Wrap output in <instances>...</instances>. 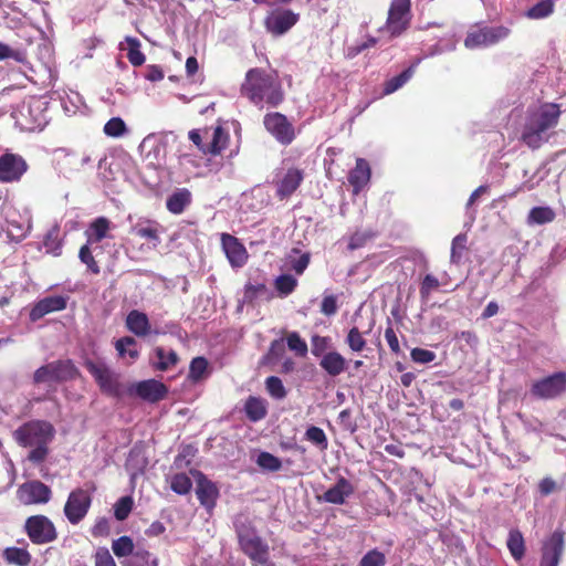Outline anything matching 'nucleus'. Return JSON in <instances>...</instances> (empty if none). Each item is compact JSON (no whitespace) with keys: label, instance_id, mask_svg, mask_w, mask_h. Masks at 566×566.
<instances>
[{"label":"nucleus","instance_id":"f257e3e1","mask_svg":"<svg viewBox=\"0 0 566 566\" xmlns=\"http://www.w3.org/2000/svg\"><path fill=\"white\" fill-rule=\"evenodd\" d=\"M241 94L252 104L262 108L264 105L275 107L284 99L282 84L276 72L263 69H250L241 85Z\"/></svg>","mask_w":566,"mask_h":566},{"label":"nucleus","instance_id":"f03ea898","mask_svg":"<svg viewBox=\"0 0 566 566\" xmlns=\"http://www.w3.org/2000/svg\"><path fill=\"white\" fill-rule=\"evenodd\" d=\"M55 436L54 427L44 420H31L14 430V440L22 447L31 448L28 460L43 462L49 454V444Z\"/></svg>","mask_w":566,"mask_h":566},{"label":"nucleus","instance_id":"7ed1b4c3","mask_svg":"<svg viewBox=\"0 0 566 566\" xmlns=\"http://www.w3.org/2000/svg\"><path fill=\"white\" fill-rule=\"evenodd\" d=\"M559 115V106L554 103H545L530 109L524 124L522 140L530 148H539L548 140L547 130L557 125Z\"/></svg>","mask_w":566,"mask_h":566},{"label":"nucleus","instance_id":"20e7f679","mask_svg":"<svg viewBox=\"0 0 566 566\" xmlns=\"http://www.w3.org/2000/svg\"><path fill=\"white\" fill-rule=\"evenodd\" d=\"M13 117L22 130H42L49 122L46 103L41 98L31 97L18 107Z\"/></svg>","mask_w":566,"mask_h":566},{"label":"nucleus","instance_id":"39448f33","mask_svg":"<svg viewBox=\"0 0 566 566\" xmlns=\"http://www.w3.org/2000/svg\"><path fill=\"white\" fill-rule=\"evenodd\" d=\"M411 18V0H392L382 30L388 32L390 38L399 36L409 28Z\"/></svg>","mask_w":566,"mask_h":566},{"label":"nucleus","instance_id":"423d86ee","mask_svg":"<svg viewBox=\"0 0 566 566\" xmlns=\"http://www.w3.org/2000/svg\"><path fill=\"white\" fill-rule=\"evenodd\" d=\"M56 154L59 170L67 178L81 174L86 166L93 163L92 154L88 150L60 148Z\"/></svg>","mask_w":566,"mask_h":566},{"label":"nucleus","instance_id":"0eeeda50","mask_svg":"<svg viewBox=\"0 0 566 566\" xmlns=\"http://www.w3.org/2000/svg\"><path fill=\"white\" fill-rule=\"evenodd\" d=\"M91 504L92 492L86 489L76 488L67 496L63 510L64 515L71 524L76 525L86 516Z\"/></svg>","mask_w":566,"mask_h":566},{"label":"nucleus","instance_id":"6e6552de","mask_svg":"<svg viewBox=\"0 0 566 566\" xmlns=\"http://www.w3.org/2000/svg\"><path fill=\"white\" fill-rule=\"evenodd\" d=\"M24 530L34 544H48L56 539L57 533L52 521L44 515H33L27 518Z\"/></svg>","mask_w":566,"mask_h":566},{"label":"nucleus","instance_id":"1a4fd4ad","mask_svg":"<svg viewBox=\"0 0 566 566\" xmlns=\"http://www.w3.org/2000/svg\"><path fill=\"white\" fill-rule=\"evenodd\" d=\"M510 34V29L503 25L484 27L468 33L464 45L468 49H476L493 45Z\"/></svg>","mask_w":566,"mask_h":566},{"label":"nucleus","instance_id":"9d476101","mask_svg":"<svg viewBox=\"0 0 566 566\" xmlns=\"http://www.w3.org/2000/svg\"><path fill=\"white\" fill-rule=\"evenodd\" d=\"M51 495V489L40 481L25 482L17 491L18 500L24 505L45 504Z\"/></svg>","mask_w":566,"mask_h":566},{"label":"nucleus","instance_id":"9b49d317","mask_svg":"<svg viewBox=\"0 0 566 566\" xmlns=\"http://www.w3.org/2000/svg\"><path fill=\"white\" fill-rule=\"evenodd\" d=\"M566 390V374L556 373L552 376L535 381L531 392L539 399H552Z\"/></svg>","mask_w":566,"mask_h":566},{"label":"nucleus","instance_id":"f8f14e48","mask_svg":"<svg viewBox=\"0 0 566 566\" xmlns=\"http://www.w3.org/2000/svg\"><path fill=\"white\" fill-rule=\"evenodd\" d=\"M239 543L242 551L256 564L269 559V546L254 532H240Z\"/></svg>","mask_w":566,"mask_h":566},{"label":"nucleus","instance_id":"ddd939ff","mask_svg":"<svg viewBox=\"0 0 566 566\" xmlns=\"http://www.w3.org/2000/svg\"><path fill=\"white\" fill-rule=\"evenodd\" d=\"M298 21V14L289 9H276L265 18L266 30L274 35L286 33Z\"/></svg>","mask_w":566,"mask_h":566},{"label":"nucleus","instance_id":"4468645a","mask_svg":"<svg viewBox=\"0 0 566 566\" xmlns=\"http://www.w3.org/2000/svg\"><path fill=\"white\" fill-rule=\"evenodd\" d=\"M27 169V161L19 155L6 154L0 157V181L2 182L20 180Z\"/></svg>","mask_w":566,"mask_h":566},{"label":"nucleus","instance_id":"2eb2a0df","mask_svg":"<svg viewBox=\"0 0 566 566\" xmlns=\"http://www.w3.org/2000/svg\"><path fill=\"white\" fill-rule=\"evenodd\" d=\"M266 130L280 143L287 145L294 139V129L286 117L280 113L268 114L264 117Z\"/></svg>","mask_w":566,"mask_h":566},{"label":"nucleus","instance_id":"dca6fc26","mask_svg":"<svg viewBox=\"0 0 566 566\" xmlns=\"http://www.w3.org/2000/svg\"><path fill=\"white\" fill-rule=\"evenodd\" d=\"M190 473L197 482L196 494L200 504L211 511L219 495L216 484L198 470H191Z\"/></svg>","mask_w":566,"mask_h":566},{"label":"nucleus","instance_id":"f3484780","mask_svg":"<svg viewBox=\"0 0 566 566\" xmlns=\"http://www.w3.org/2000/svg\"><path fill=\"white\" fill-rule=\"evenodd\" d=\"M143 159L153 167L160 166L165 158V147L155 134L147 135L138 146Z\"/></svg>","mask_w":566,"mask_h":566},{"label":"nucleus","instance_id":"a211bd4d","mask_svg":"<svg viewBox=\"0 0 566 566\" xmlns=\"http://www.w3.org/2000/svg\"><path fill=\"white\" fill-rule=\"evenodd\" d=\"M222 250L233 268H241L248 260L245 247L233 235L228 233L221 234Z\"/></svg>","mask_w":566,"mask_h":566},{"label":"nucleus","instance_id":"6ab92c4d","mask_svg":"<svg viewBox=\"0 0 566 566\" xmlns=\"http://www.w3.org/2000/svg\"><path fill=\"white\" fill-rule=\"evenodd\" d=\"M564 551L563 533L556 531L543 545L541 566H558Z\"/></svg>","mask_w":566,"mask_h":566},{"label":"nucleus","instance_id":"aec40b11","mask_svg":"<svg viewBox=\"0 0 566 566\" xmlns=\"http://www.w3.org/2000/svg\"><path fill=\"white\" fill-rule=\"evenodd\" d=\"M125 325L126 328L137 337L161 334L159 329H151L148 316L138 310H133L127 314Z\"/></svg>","mask_w":566,"mask_h":566},{"label":"nucleus","instance_id":"412c9836","mask_svg":"<svg viewBox=\"0 0 566 566\" xmlns=\"http://www.w3.org/2000/svg\"><path fill=\"white\" fill-rule=\"evenodd\" d=\"M66 307V298L61 295L48 296L40 300L34 304L32 310L30 311V319L32 322H36L43 316L53 313L63 311Z\"/></svg>","mask_w":566,"mask_h":566},{"label":"nucleus","instance_id":"4be33fe9","mask_svg":"<svg viewBox=\"0 0 566 566\" xmlns=\"http://www.w3.org/2000/svg\"><path fill=\"white\" fill-rule=\"evenodd\" d=\"M354 492L355 488L352 482L344 476H339L336 483L325 491L322 499L327 503L342 505Z\"/></svg>","mask_w":566,"mask_h":566},{"label":"nucleus","instance_id":"5701e85b","mask_svg":"<svg viewBox=\"0 0 566 566\" xmlns=\"http://www.w3.org/2000/svg\"><path fill=\"white\" fill-rule=\"evenodd\" d=\"M86 368L90 374L95 378L98 382L102 390L106 392H115L117 389V382L113 375V373L108 369V367L103 363H93L88 361L86 364Z\"/></svg>","mask_w":566,"mask_h":566},{"label":"nucleus","instance_id":"b1692460","mask_svg":"<svg viewBox=\"0 0 566 566\" xmlns=\"http://www.w3.org/2000/svg\"><path fill=\"white\" fill-rule=\"evenodd\" d=\"M160 227L150 220L138 221L130 229V233L148 242V248L156 249L160 243Z\"/></svg>","mask_w":566,"mask_h":566},{"label":"nucleus","instance_id":"393cba45","mask_svg":"<svg viewBox=\"0 0 566 566\" xmlns=\"http://www.w3.org/2000/svg\"><path fill=\"white\" fill-rule=\"evenodd\" d=\"M319 366L329 376L336 377L346 370L347 361L338 352L332 350L322 356Z\"/></svg>","mask_w":566,"mask_h":566},{"label":"nucleus","instance_id":"a878e982","mask_svg":"<svg viewBox=\"0 0 566 566\" xmlns=\"http://www.w3.org/2000/svg\"><path fill=\"white\" fill-rule=\"evenodd\" d=\"M112 549L117 557H126L133 554V558H138L142 562H147L148 552L137 551L134 553V542L129 536H120L113 541Z\"/></svg>","mask_w":566,"mask_h":566},{"label":"nucleus","instance_id":"bb28decb","mask_svg":"<svg viewBox=\"0 0 566 566\" xmlns=\"http://www.w3.org/2000/svg\"><path fill=\"white\" fill-rule=\"evenodd\" d=\"M369 179L370 168L368 163L363 158H358L355 168L348 177L350 185L354 187V192L358 193L368 184Z\"/></svg>","mask_w":566,"mask_h":566},{"label":"nucleus","instance_id":"cd10ccee","mask_svg":"<svg viewBox=\"0 0 566 566\" xmlns=\"http://www.w3.org/2000/svg\"><path fill=\"white\" fill-rule=\"evenodd\" d=\"M153 353L156 357V360L151 358L150 361L151 365L158 370H168L175 367L179 361L177 353L172 349H166L165 347L157 346L154 348Z\"/></svg>","mask_w":566,"mask_h":566},{"label":"nucleus","instance_id":"c85d7f7f","mask_svg":"<svg viewBox=\"0 0 566 566\" xmlns=\"http://www.w3.org/2000/svg\"><path fill=\"white\" fill-rule=\"evenodd\" d=\"M166 392V387L154 379L142 381L137 386V394L149 401H158L163 399Z\"/></svg>","mask_w":566,"mask_h":566},{"label":"nucleus","instance_id":"c756f323","mask_svg":"<svg viewBox=\"0 0 566 566\" xmlns=\"http://www.w3.org/2000/svg\"><path fill=\"white\" fill-rule=\"evenodd\" d=\"M303 179L302 172L298 169H290L280 181L277 187V196L283 199L292 195L300 186Z\"/></svg>","mask_w":566,"mask_h":566},{"label":"nucleus","instance_id":"7c9ffc66","mask_svg":"<svg viewBox=\"0 0 566 566\" xmlns=\"http://www.w3.org/2000/svg\"><path fill=\"white\" fill-rule=\"evenodd\" d=\"M111 229V222L105 217H98L95 219L86 230L87 243H98L107 237Z\"/></svg>","mask_w":566,"mask_h":566},{"label":"nucleus","instance_id":"2f4dec72","mask_svg":"<svg viewBox=\"0 0 566 566\" xmlns=\"http://www.w3.org/2000/svg\"><path fill=\"white\" fill-rule=\"evenodd\" d=\"M205 137L210 142L207 144L208 154H220L228 145L229 135L221 126L213 128L212 133L206 130Z\"/></svg>","mask_w":566,"mask_h":566},{"label":"nucleus","instance_id":"473e14b6","mask_svg":"<svg viewBox=\"0 0 566 566\" xmlns=\"http://www.w3.org/2000/svg\"><path fill=\"white\" fill-rule=\"evenodd\" d=\"M555 218L556 212L553 208L548 206H538L530 210L526 218V223L531 227L543 226L553 222Z\"/></svg>","mask_w":566,"mask_h":566},{"label":"nucleus","instance_id":"72a5a7b5","mask_svg":"<svg viewBox=\"0 0 566 566\" xmlns=\"http://www.w3.org/2000/svg\"><path fill=\"white\" fill-rule=\"evenodd\" d=\"M191 202V193L188 189L182 188L175 191L168 197L167 209L175 214L181 213Z\"/></svg>","mask_w":566,"mask_h":566},{"label":"nucleus","instance_id":"f704fd0d","mask_svg":"<svg viewBox=\"0 0 566 566\" xmlns=\"http://www.w3.org/2000/svg\"><path fill=\"white\" fill-rule=\"evenodd\" d=\"M136 346V339L130 336L122 337L115 342V348L119 357L123 359L128 358L129 363L135 361L139 356V352Z\"/></svg>","mask_w":566,"mask_h":566},{"label":"nucleus","instance_id":"c9c22d12","mask_svg":"<svg viewBox=\"0 0 566 566\" xmlns=\"http://www.w3.org/2000/svg\"><path fill=\"white\" fill-rule=\"evenodd\" d=\"M244 411L251 421H260L268 413L266 401L262 398L249 397L244 405Z\"/></svg>","mask_w":566,"mask_h":566},{"label":"nucleus","instance_id":"e433bc0d","mask_svg":"<svg viewBox=\"0 0 566 566\" xmlns=\"http://www.w3.org/2000/svg\"><path fill=\"white\" fill-rule=\"evenodd\" d=\"M32 229L31 218L28 217L22 221L9 220L8 221V235L15 242L22 241L28 237Z\"/></svg>","mask_w":566,"mask_h":566},{"label":"nucleus","instance_id":"4c0bfd02","mask_svg":"<svg viewBox=\"0 0 566 566\" xmlns=\"http://www.w3.org/2000/svg\"><path fill=\"white\" fill-rule=\"evenodd\" d=\"M2 556L11 565L28 566L31 563V555L25 548L8 547Z\"/></svg>","mask_w":566,"mask_h":566},{"label":"nucleus","instance_id":"58836bf2","mask_svg":"<svg viewBox=\"0 0 566 566\" xmlns=\"http://www.w3.org/2000/svg\"><path fill=\"white\" fill-rule=\"evenodd\" d=\"M507 548L515 560H521L525 554L523 535L517 530H511L507 538Z\"/></svg>","mask_w":566,"mask_h":566},{"label":"nucleus","instance_id":"ea45409f","mask_svg":"<svg viewBox=\"0 0 566 566\" xmlns=\"http://www.w3.org/2000/svg\"><path fill=\"white\" fill-rule=\"evenodd\" d=\"M554 6L555 0H541L527 10L526 17L535 20L547 18L553 13Z\"/></svg>","mask_w":566,"mask_h":566},{"label":"nucleus","instance_id":"a19ab883","mask_svg":"<svg viewBox=\"0 0 566 566\" xmlns=\"http://www.w3.org/2000/svg\"><path fill=\"white\" fill-rule=\"evenodd\" d=\"M209 375L208 360L205 357H196L191 360L188 377L197 382Z\"/></svg>","mask_w":566,"mask_h":566},{"label":"nucleus","instance_id":"79ce46f5","mask_svg":"<svg viewBox=\"0 0 566 566\" xmlns=\"http://www.w3.org/2000/svg\"><path fill=\"white\" fill-rule=\"evenodd\" d=\"M103 132L108 137L119 138L128 133V128L120 117H112L104 125Z\"/></svg>","mask_w":566,"mask_h":566},{"label":"nucleus","instance_id":"37998d69","mask_svg":"<svg viewBox=\"0 0 566 566\" xmlns=\"http://www.w3.org/2000/svg\"><path fill=\"white\" fill-rule=\"evenodd\" d=\"M305 439L324 451L328 448V440L323 429L311 426L305 431Z\"/></svg>","mask_w":566,"mask_h":566},{"label":"nucleus","instance_id":"c03bdc74","mask_svg":"<svg viewBox=\"0 0 566 566\" xmlns=\"http://www.w3.org/2000/svg\"><path fill=\"white\" fill-rule=\"evenodd\" d=\"M59 228L53 227L51 230L48 231L43 241L46 252L55 256H59L62 252V244L59 238Z\"/></svg>","mask_w":566,"mask_h":566},{"label":"nucleus","instance_id":"a18cd8bd","mask_svg":"<svg viewBox=\"0 0 566 566\" xmlns=\"http://www.w3.org/2000/svg\"><path fill=\"white\" fill-rule=\"evenodd\" d=\"M125 40L128 44L127 57H128L129 62L135 66L142 65L145 62V55L139 50V48H140L139 40L136 38H132V36H127Z\"/></svg>","mask_w":566,"mask_h":566},{"label":"nucleus","instance_id":"49530a36","mask_svg":"<svg viewBox=\"0 0 566 566\" xmlns=\"http://www.w3.org/2000/svg\"><path fill=\"white\" fill-rule=\"evenodd\" d=\"M265 388L269 395L276 400H282L286 397V389L282 380L276 376H270L265 379Z\"/></svg>","mask_w":566,"mask_h":566},{"label":"nucleus","instance_id":"de8ad7c7","mask_svg":"<svg viewBox=\"0 0 566 566\" xmlns=\"http://www.w3.org/2000/svg\"><path fill=\"white\" fill-rule=\"evenodd\" d=\"M412 73H413L412 69L409 67V69L405 70L402 73H400L399 75L394 76L392 78L387 81L384 86V93L391 94V93L396 92L397 90H399L403 84H406L411 78Z\"/></svg>","mask_w":566,"mask_h":566},{"label":"nucleus","instance_id":"09e8293b","mask_svg":"<svg viewBox=\"0 0 566 566\" xmlns=\"http://www.w3.org/2000/svg\"><path fill=\"white\" fill-rule=\"evenodd\" d=\"M192 482L186 473H177L170 480V488L177 494H187L191 490Z\"/></svg>","mask_w":566,"mask_h":566},{"label":"nucleus","instance_id":"8fccbe9b","mask_svg":"<svg viewBox=\"0 0 566 566\" xmlns=\"http://www.w3.org/2000/svg\"><path fill=\"white\" fill-rule=\"evenodd\" d=\"M256 463L263 470L271 472H276L282 468L281 460L269 452H261L258 455Z\"/></svg>","mask_w":566,"mask_h":566},{"label":"nucleus","instance_id":"3c124183","mask_svg":"<svg viewBox=\"0 0 566 566\" xmlns=\"http://www.w3.org/2000/svg\"><path fill=\"white\" fill-rule=\"evenodd\" d=\"M297 285V280L291 274H282L275 280V287L283 296L291 294Z\"/></svg>","mask_w":566,"mask_h":566},{"label":"nucleus","instance_id":"603ef678","mask_svg":"<svg viewBox=\"0 0 566 566\" xmlns=\"http://www.w3.org/2000/svg\"><path fill=\"white\" fill-rule=\"evenodd\" d=\"M133 509V499L130 496L120 497L114 505V515L116 520L124 521L128 517Z\"/></svg>","mask_w":566,"mask_h":566},{"label":"nucleus","instance_id":"864d4df0","mask_svg":"<svg viewBox=\"0 0 566 566\" xmlns=\"http://www.w3.org/2000/svg\"><path fill=\"white\" fill-rule=\"evenodd\" d=\"M90 245L91 244L86 243L80 249L78 258L81 262L87 266L88 271H91L93 274H99L101 269L92 254Z\"/></svg>","mask_w":566,"mask_h":566},{"label":"nucleus","instance_id":"5fc2aeb1","mask_svg":"<svg viewBox=\"0 0 566 566\" xmlns=\"http://www.w3.org/2000/svg\"><path fill=\"white\" fill-rule=\"evenodd\" d=\"M346 343L353 352H361L366 346V340L357 327L349 329Z\"/></svg>","mask_w":566,"mask_h":566},{"label":"nucleus","instance_id":"6e6d98bb","mask_svg":"<svg viewBox=\"0 0 566 566\" xmlns=\"http://www.w3.org/2000/svg\"><path fill=\"white\" fill-rule=\"evenodd\" d=\"M54 368L56 381L64 380L73 377L75 373L74 366L70 361H53L51 363Z\"/></svg>","mask_w":566,"mask_h":566},{"label":"nucleus","instance_id":"4d7b16f0","mask_svg":"<svg viewBox=\"0 0 566 566\" xmlns=\"http://www.w3.org/2000/svg\"><path fill=\"white\" fill-rule=\"evenodd\" d=\"M286 342L289 348L295 352L296 355L304 357L307 354V344L300 337L297 333L293 332L289 334Z\"/></svg>","mask_w":566,"mask_h":566},{"label":"nucleus","instance_id":"13d9d810","mask_svg":"<svg viewBox=\"0 0 566 566\" xmlns=\"http://www.w3.org/2000/svg\"><path fill=\"white\" fill-rule=\"evenodd\" d=\"M468 238L465 234H458L451 244V262L458 263L462 256V252L467 248Z\"/></svg>","mask_w":566,"mask_h":566},{"label":"nucleus","instance_id":"bf43d9fd","mask_svg":"<svg viewBox=\"0 0 566 566\" xmlns=\"http://www.w3.org/2000/svg\"><path fill=\"white\" fill-rule=\"evenodd\" d=\"M33 380L35 384L56 381L52 364L50 363L38 368L34 373Z\"/></svg>","mask_w":566,"mask_h":566},{"label":"nucleus","instance_id":"052dcab7","mask_svg":"<svg viewBox=\"0 0 566 566\" xmlns=\"http://www.w3.org/2000/svg\"><path fill=\"white\" fill-rule=\"evenodd\" d=\"M385 563V555L378 549H371L363 556L359 566H384Z\"/></svg>","mask_w":566,"mask_h":566},{"label":"nucleus","instance_id":"680f3d73","mask_svg":"<svg viewBox=\"0 0 566 566\" xmlns=\"http://www.w3.org/2000/svg\"><path fill=\"white\" fill-rule=\"evenodd\" d=\"M310 263V255L304 253L300 256L290 255L287 259V266L293 270L296 274L301 275Z\"/></svg>","mask_w":566,"mask_h":566},{"label":"nucleus","instance_id":"e2e57ef3","mask_svg":"<svg viewBox=\"0 0 566 566\" xmlns=\"http://www.w3.org/2000/svg\"><path fill=\"white\" fill-rule=\"evenodd\" d=\"M410 356L415 363L419 364H429L436 359V354L432 350L423 348H413Z\"/></svg>","mask_w":566,"mask_h":566},{"label":"nucleus","instance_id":"0e129e2a","mask_svg":"<svg viewBox=\"0 0 566 566\" xmlns=\"http://www.w3.org/2000/svg\"><path fill=\"white\" fill-rule=\"evenodd\" d=\"M329 339L324 336L314 335L311 340L312 354L316 357H322L324 352L328 348Z\"/></svg>","mask_w":566,"mask_h":566},{"label":"nucleus","instance_id":"69168bd1","mask_svg":"<svg viewBox=\"0 0 566 566\" xmlns=\"http://www.w3.org/2000/svg\"><path fill=\"white\" fill-rule=\"evenodd\" d=\"M12 59L17 62H23L25 55L22 51L13 50L9 45L0 42V61Z\"/></svg>","mask_w":566,"mask_h":566},{"label":"nucleus","instance_id":"338daca9","mask_svg":"<svg viewBox=\"0 0 566 566\" xmlns=\"http://www.w3.org/2000/svg\"><path fill=\"white\" fill-rule=\"evenodd\" d=\"M95 566H116L107 548L101 547L95 553Z\"/></svg>","mask_w":566,"mask_h":566},{"label":"nucleus","instance_id":"774afa93","mask_svg":"<svg viewBox=\"0 0 566 566\" xmlns=\"http://www.w3.org/2000/svg\"><path fill=\"white\" fill-rule=\"evenodd\" d=\"M321 312L327 316L334 315L337 312V301L334 295L324 296L321 304Z\"/></svg>","mask_w":566,"mask_h":566}]
</instances>
